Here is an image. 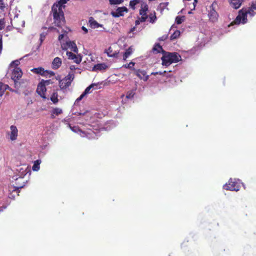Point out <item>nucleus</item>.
Wrapping results in <instances>:
<instances>
[{"mask_svg": "<svg viewBox=\"0 0 256 256\" xmlns=\"http://www.w3.org/2000/svg\"><path fill=\"white\" fill-rule=\"evenodd\" d=\"M46 35V32H42V33L40 34V44H42L43 42V41L44 40Z\"/></svg>", "mask_w": 256, "mask_h": 256, "instance_id": "obj_40", "label": "nucleus"}, {"mask_svg": "<svg viewBox=\"0 0 256 256\" xmlns=\"http://www.w3.org/2000/svg\"><path fill=\"white\" fill-rule=\"evenodd\" d=\"M80 136L82 137H86L88 139H94L96 138L97 136L96 133L90 129L80 131Z\"/></svg>", "mask_w": 256, "mask_h": 256, "instance_id": "obj_7", "label": "nucleus"}, {"mask_svg": "<svg viewBox=\"0 0 256 256\" xmlns=\"http://www.w3.org/2000/svg\"><path fill=\"white\" fill-rule=\"evenodd\" d=\"M46 86L43 82H40L38 85L36 92L42 98L46 99Z\"/></svg>", "mask_w": 256, "mask_h": 256, "instance_id": "obj_9", "label": "nucleus"}, {"mask_svg": "<svg viewBox=\"0 0 256 256\" xmlns=\"http://www.w3.org/2000/svg\"><path fill=\"white\" fill-rule=\"evenodd\" d=\"M168 34H164L158 39L159 41H164L168 38Z\"/></svg>", "mask_w": 256, "mask_h": 256, "instance_id": "obj_42", "label": "nucleus"}, {"mask_svg": "<svg viewBox=\"0 0 256 256\" xmlns=\"http://www.w3.org/2000/svg\"><path fill=\"white\" fill-rule=\"evenodd\" d=\"M138 3V0H131L130 2V6L133 10L135 9L136 5Z\"/></svg>", "mask_w": 256, "mask_h": 256, "instance_id": "obj_37", "label": "nucleus"}, {"mask_svg": "<svg viewBox=\"0 0 256 256\" xmlns=\"http://www.w3.org/2000/svg\"><path fill=\"white\" fill-rule=\"evenodd\" d=\"M10 138L12 140H16L18 135V130L16 126H10Z\"/></svg>", "mask_w": 256, "mask_h": 256, "instance_id": "obj_14", "label": "nucleus"}, {"mask_svg": "<svg viewBox=\"0 0 256 256\" xmlns=\"http://www.w3.org/2000/svg\"><path fill=\"white\" fill-rule=\"evenodd\" d=\"M132 70L134 71V74L140 80H142L144 81H146L148 80V76L146 74V72L144 70H136L133 68Z\"/></svg>", "mask_w": 256, "mask_h": 256, "instance_id": "obj_10", "label": "nucleus"}, {"mask_svg": "<svg viewBox=\"0 0 256 256\" xmlns=\"http://www.w3.org/2000/svg\"><path fill=\"white\" fill-rule=\"evenodd\" d=\"M66 55L69 60H73L77 64H79L82 61V56L80 55H76L68 51L66 52Z\"/></svg>", "mask_w": 256, "mask_h": 256, "instance_id": "obj_13", "label": "nucleus"}, {"mask_svg": "<svg viewBox=\"0 0 256 256\" xmlns=\"http://www.w3.org/2000/svg\"><path fill=\"white\" fill-rule=\"evenodd\" d=\"M181 60V56L177 52L163 51V56L162 57V64L163 66H168L172 63L178 62Z\"/></svg>", "mask_w": 256, "mask_h": 256, "instance_id": "obj_1", "label": "nucleus"}, {"mask_svg": "<svg viewBox=\"0 0 256 256\" xmlns=\"http://www.w3.org/2000/svg\"><path fill=\"white\" fill-rule=\"evenodd\" d=\"M154 52L156 53H160V52L163 54V51H164L162 46L159 44H156L152 48Z\"/></svg>", "mask_w": 256, "mask_h": 256, "instance_id": "obj_24", "label": "nucleus"}, {"mask_svg": "<svg viewBox=\"0 0 256 256\" xmlns=\"http://www.w3.org/2000/svg\"><path fill=\"white\" fill-rule=\"evenodd\" d=\"M108 68V66L105 63H100L95 64L92 68L93 72H98L106 70Z\"/></svg>", "mask_w": 256, "mask_h": 256, "instance_id": "obj_15", "label": "nucleus"}, {"mask_svg": "<svg viewBox=\"0 0 256 256\" xmlns=\"http://www.w3.org/2000/svg\"><path fill=\"white\" fill-rule=\"evenodd\" d=\"M166 71H164V72H156V73H154V74H163L164 73H166Z\"/></svg>", "mask_w": 256, "mask_h": 256, "instance_id": "obj_54", "label": "nucleus"}, {"mask_svg": "<svg viewBox=\"0 0 256 256\" xmlns=\"http://www.w3.org/2000/svg\"><path fill=\"white\" fill-rule=\"evenodd\" d=\"M9 88V86L8 84H6L2 82H0V96H2L5 91Z\"/></svg>", "mask_w": 256, "mask_h": 256, "instance_id": "obj_23", "label": "nucleus"}, {"mask_svg": "<svg viewBox=\"0 0 256 256\" xmlns=\"http://www.w3.org/2000/svg\"><path fill=\"white\" fill-rule=\"evenodd\" d=\"M184 20V16H177L176 18V22L178 24H181Z\"/></svg>", "mask_w": 256, "mask_h": 256, "instance_id": "obj_34", "label": "nucleus"}, {"mask_svg": "<svg viewBox=\"0 0 256 256\" xmlns=\"http://www.w3.org/2000/svg\"><path fill=\"white\" fill-rule=\"evenodd\" d=\"M198 2V0H194V2H193L194 8L192 10H194L196 8V4Z\"/></svg>", "mask_w": 256, "mask_h": 256, "instance_id": "obj_51", "label": "nucleus"}, {"mask_svg": "<svg viewBox=\"0 0 256 256\" xmlns=\"http://www.w3.org/2000/svg\"><path fill=\"white\" fill-rule=\"evenodd\" d=\"M216 6L217 3L214 1L212 3L210 7V10L208 12V16L210 20L212 22H215L218 20V14L216 10Z\"/></svg>", "mask_w": 256, "mask_h": 256, "instance_id": "obj_3", "label": "nucleus"}, {"mask_svg": "<svg viewBox=\"0 0 256 256\" xmlns=\"http://www.w3.org/2000/svg\"><path fill=\"white\" fill-rule=\"evenodd\" d=\"M76 68L75 66H74V65H72V66H70V69L71 70H76Z\"/></svg>", "mask_w": 256, "mask_h": 256, "instance_id": "obj_56", "label": "nucleus"}, {"mask_svg": "<svg viewBox=\"0 0 256 256\" xmlns=\"http://www.w3.org/2000/svg\"><path fill=\"white\" fill-rule=\"evenodd\" d=\"M52 12H53L54 22L55 26L61 27L64 24V14L62 10L60 8V7L58 8L57 5H53Z\"/></svg>", "mask_w": 256, "mask_h": 256, "instance_id": "obj_2", "label": "nucleus"}, {"mask_svg": "<svg viewBox=\"0 0 256 256\" xmlns=\"http://www.w3.org/2000/svg\"><path fill=\"white\" fill-rule=\"evenodd\" d=\"M40 160H36L34 161V165L32 168V170L34 171H38L40 168Z\"/></svg>", "mask_w": 256, "mask_h": 256, "instance_id": "obj_27", "label": "nucleus"}, {"mask_svg": "<svg viewBox=\"0 0 256 256\" xmlns=\"http://www.w3.org/2000/svg\"><path fill=\"white\" fill-rule=\"evenodd\" d=\"M97 86V84H92L88 86L84 92V94H89L90 92V90L92 88H94V86Z\"/></svg>", "mask_w": 256, "mask_h": 256, "instance_id": "obj_35", "label": "nucleus"}, {"mask_svg": "<svg viewBox=\"0 0 256 256\" xmlns=\"http://www.w3.org/2000/svg\"><path fill=\"white\" fill-rule=\"evenodd\" d=\"M132 50L131 48H129L128 49H127L125 52L124 54L123 60H126V58L132 54Z\"/></svg>", "mask_w": 256, "mask_h": 256, "instance_id": "obj_28", "label": "nucleus"}, {"mask_svg": "<svg viewBox=\"0 0 256 256\" xmlns=\"http://www.w3.org/2000/svg\"><path fill=\"white\" fill-rule=\"evenodd\" d=\"M6 8V4L4 2V0H0V10H4Z\"/></svg>", "mask_w": 256, "mask_h": 256, "instance_id": "obj_43", "label": "nucleus"}, {"mask_svg": "<svg viewBox=\"0 0 256 256\" xmlns=\"http://www.w3.org/2000/svg\"><path fill=\"white\" fill-rule=\"evenodd\" d=\"M74 74L73 73L70 72L65 78L64 80L70 82V84L74 80Z\"/></svg>", "mask_w": 256, "mask_h": 256, "instance_id": "obj_30", "label": "nucleus"}, {"mask_svg": "<svg viewBox=\"0 0 256 256\" xmlns=\"http://www.w3.org/2000/svg\"><path fill=\"white\" fill-rule=\"evenodd\" d=\"M140 22V18L138 20H136V22H135L136 25L137 26V25L139 24Z\"/></svg>", "mask_w": 256, "mask_h": 256, "instance_id": "obj_55", "label": "nucleus"}, {"mask_svg": "<svg viewBox=\"0 0 256 256\" xmlns=\"http://www.w3.org/2000/svg\"><path fill=\"white\" fill-rule=\"evenodd\" d=\"M128 12V8L126 6L118 8L116 11L112 12L111 14L114 18H118L124 15V12Z\"/></svg>", "mask_w": 256, "mask_h": 256, "instance_id": "obj_11", "label": "nucleus"}, {"mask_svg": "<svg viewBox=\"0 0 256 256\" xmlns=\"http://www.w3.org/2000/svg\"><path fill=\"white\" fill-rule=\"evenodd\" d=\"M254 10H256V1L252 4L251 8L245 12H246V14H249L251 16H254Z\"/></svg>", "mask_w": 256, "mask_h": 256, "instance_id": "obj_26", "label": "nucleus"}, {"mask_svg": "<svg viewBox=\"0 0 256 256\" xmlns=\"http://www.w3.org/2000/svg\"><path fill=\"white\" fill-rule=\"evenodd\" d=\"M5 27V20L4 18L0 19V30L4 29Z\"/></svg>", "mask_w": 256, "mask_h": 256, "instance_id": "obj_39", "label": "nucleus"}, {"mask_svg": "<svg viewBox=\"0 0 256 256\" xmlns=\"http://www.w3.org/2000/svg\"><path fill=\"white\" fill-rule=\"evenodd\" d=\"M48 74L50 75V76H54L55 74L54 72L52 71H48V73H46V76H47Z\"/></svg>", "mask_w": 256, "mask_h": 256, "instance_id": "obj_49", "label": "nucleus"}, {"mask_svg": "<svg viewBox=\"0 0 256 256\" xmlns=\"http://www.w3.org/2000/svg\"><path fill=\"white\" fill-rule=\"evenodd\" d=\"M22 72L20 68H14L12 74V78L13 80H19L22 76Z\"/></svg>", "mask_w": 256, "mask_h": 256, "instance_id": "obj_12", "label": "nucleus"}, {"mask_svg": "<svg viewBox=\"0 0 256 256\" xmlns=\"http://www.w3.org/2000/svg\"><path fill=\"white\" fill-rule=\"evenodd\" d=\"M14 88L18 89L20 87V82H18V80H14Z\"/></svg>", "mask_w": 256, "mask_h": 256, "instance_id": "obj_46", "label": "nucleus"}, {"mask_svg": "<svg viewBox=\"0 0 256 256\" xmlns=\"http://www.w3.org/2000/svg\"><path fill=\"white\" fill-rule=\"evenodd\" d=\"M31 71L34 73L40 74L42 76H46V73L48 72V70H44V68L42 67L32 68Z\"/></svg>", "mask_w": 256, "mask_h": 256, "instance_id": "obj_17", "label": "nucleus"}, {"mask_svg": "<svg viewBox=\"0 0 256 256\" xmlns=\"http://www.w3.org/2000/svg\"><path fill=\"white\" fill-rule=\"evenodd\" d=\"M82 28L85 34L88 32V30H87V28H85L84 26H82Z\"/></svg>", "mask_w": 256, "mask_h": 256, "instance_id": "obj_53", "label": "nucleus"}, {"mask_svg": "<svg viewBox=\"0 0 256 256\" xmlns=\"http://www.w3.org/2000/svg\"><path fill=\"white\" fill-rule=\"evenodd\" d=\"M134 64H135L134 62H131L128 64H124L122 67L132 70V68H134Z\"/></svg>", "mask_w": 256, "mask_h": 256, "instance_id": "obj_36", "label": "nucleus"}, {"mask_svg": "<svg viewBox=\"0 0 256 256\" xmlns=\"http://www.w3.org/2000/svg\"><path fill=\"white\" fill-rule=\"evenodd\" d=\"M64 34L59 35V36L58 37V40H60V42L64 38Z\"/></svg>", "mask_w": 256, "mask_h": 256, "instance_id": "obj_50", "label": "nucleus"}, {"mask_svg": "<svg viewBox=\"0 0 256 256\" xmlns=\"http://www.w3.org/2000/svg\"><path fill=\"white\" fill-rule=\"evenodd\" d=\"M24 186V184L22 185H18L15 187L14 191H16V192H20L19 189L22 188Z\"/></svg>", "mask_w": 256, "mask_h": 256, "instance_id": "obj_48", "label": "nucleus"}, {"mask_svg": "<svg viewBox=\"0 0 256 256\" xmlns=\"http://www.w3.org/2000/svg\"><path fill=\"white\" fill-rule=\"evenodd\" d=\"M20 180H22V178H19Z\"/></svg>", "mask_w": 256, "mask_h": 256, "instance_id": "obj_59", "label": "nucleus"}, {"mask_svg": "<svg viewBox=\"0 0 256 256\" xmlns=\"http://www.w3.org/2000/svg\"><path fill=\"white\" fill-rule=\"evenodd\" d=\"M7 90H10V91L12 92H18V90H14L13 89H12L11 88H10L9 86V88H8Z\"/></svg>", "mask_w": 256, "mask_h": 256, "instance_id": "obj_52", "label": "nucleus"}, {"mask_svg": "<svg viewBox=\"0 0 256 256\" xmlns=\"http://www.w3.org/2000/svg\"><path fill=\"white\" fill-rule=\"evenodd\" d=\"M71 130L74 132H80V131H82V130L80 129L77 126H73L71 128Z\"/></svg>", "mask_w": 256, "mask_h": 256, "instance_id": "obj_41", "label": "nucleus"}, {"mask_svg": "<svg viewBox=\"0 0 256 256\" xmlns=\"http://www.w3.org/2000/svg\"><path fill=\"white\" fill-rule=\"evenodd\" d=\"M243 0H230V5L235 9L238 8L242 2Z\"/></svg>", "mask_w": 256, "mask_h": 256, "instance_id": "obj_20", "label": "nucleus"}, {"mask_svg": "<svg viewBox=\"0 0 256 256\" xmlns=\"http://www.w3.org/2000/svg\"><path fill=\"white\" fill-rule=\"evenodd\" d=\"M2 36H0V54L2 52Z\"/></svg>", "mask_w": 256, "mask_h": 256, "instance_id": "obj_47", "label": "nucleus"}, {"mask_svg": "<svg viewBox=\"0 0 256 256\" xmlns=\"http://www.w3.org/2000/svg\"><path fill=\"white\" fill-rule=\"evenodd\" d=\"M223 188L226 190L238 191L240 190V185L236 180L230 178L228 183L224 184Z\"/></svg>", "mask_w": 256, "mask_h": 256, "instance_id": "obj_4", "label": "nucleus"}, {"mask_svg": "<svg viewBox=\"0 0 256 256\" xmlns=\"http://www.w3.org/2000/svg\"><path fill=\"white\" fill-rule=\"evenodd\" d=\"M191 13H192V12H188V14H191Z\"/></svg>", "mask_w": 256, "mask_h": 256, "instance_id": "obj_60", "label": "nucleus"}, {"mask_svg": "<svg viewBox=\"0 0 256 256\" xmlns=\"http://www.w3.org/2000/svg\"><path fill=\"white\" fill-rule=\"evenodd\" d=\"M71 84L66 81L64 80V78L63 80H60L59 86L61 90H64L70 86Z\"/></svg>", "mask_w": 256, "mask_h": 256, "instance_id": "obj_21", "label": "nucleus"}, {"mask_svg": "<svg viewBox=\"0 0 256 256\" xmlns=\"http://www.w3.org/2000/svg\"><path fill=\"white\" fill-rule=\"evenodd\" d=\"M62 48L63 50L70 48L72 51L76 53H78V48L76 44L74 42L70 40L66 42V44L62 45Z\"/></svg>", "mask_w": 256, "mask_h": 256, "instance_id": "obj_8", "label": "nucleus"}, {"mask_svg": "<svg viewBox=\"0 0 256 256\" xmlns=\"http://www.w3.org/2000/svg\"><path fill=\"white\" fill-rule=\"evenodd\" d=\"M110 4L111 5L118 4H122L124 0H109Z\"/></svg>", "mask_w": 256, "mask_h": 256, "instance_id": "obj_38", "label": "nucleus"}, {"mask_svg": "<svg viewBox=\"0 0 256 256\" xmlns=\"http://www.w3.org/2000/svg\"><path fill=\"white\" fill-rule=\"evenodd\" d=\"M50 117L54 118L56 116L62 113V110L59 108H54L50 112Z\"/></svg>", "mask_w": 256, "mask_h": 256, "instance_id": "obj_18", "label": "nucleus"}, {"mask_svg": "<svg viewBox=\"0 0 256 256\" xmlns=\"http://www.w3.org/2000/svg\"><path fill=\"white\" fill-rule=\"evenodd\" d=\"M86 94L83 92V93L76 100L75 102H78L80 101Z\"/></svg>", "mask_w": 256, "mask_h": 256, "instance_id": "obj_45", "label": "nucleus"}, {"mask_svg": "<svg viewBox=\"0 0 256 256\" xmlns=\"http://www.w3.org/2000/svg\"><path fill=\"white\" fill-rule=\"evenodd\" d=\"M12 63L15 64H16V65H18V60L14 61V62H12Z\"/></svg>", "mask_w": 256, "mask_h": 256, "instance_id": "obj_58", "label": "nucleus"}, {"mask_svg": "<svg viewBox=\"0 0 256 256\" xmlns=\"http://www.w3.org/2000/svg\"><path fill=\"white\" fill-rule=\"evenodd\" d=\"M135 94V90H129L127 92L126 95V98L128 99H130L134 98V96Z\"/></svg>", "mask_w": 256, "mask_h": 256, "instance_id": "obj_32", "label": "nucleus"}, {"mask_svg": "<svg viewBox=\"0 0 256 256\" xmlns=\"http://www.w3.org/2000/svg\"><path fill=\"white\" fill-rule=\"evenodd\" d=\"M68 0H60L58 3L54 4L53 5H57L60 7V8L62 10V8L64 7L63 5L66 3L67 1Z\"/></svg>", "mask_w": 256, "mask_h": 256, "instance_id": "obj_31", "label": "nucleus"}, {"mask_svg": "<svg viewBox=\"0 0 256 256\" xmlns=\"http://www.w3.org/2000/svg\"><path fill=\"white\" fill-rule=\"evenodd\" d=\"M40 82H43L46 86H48L50 84H52L53 83L50 80H42Z\"/></svg>", "mask_w": 256, "mask_h": 256, "instance_id": "obj_44", "label": "nucleus"}, {"mask_svg": "<svg viewBox=\"0 0 256 256\" xmlns=\"http://www.w3.org/2000/svg\"><path fill=\"white\" fill-rule=\"evenodd\" d=\"M50 100L54 104H56L58 102V94L57 92H54L52 94L50 98Z\"/></svg>", "mask_w": 256, "mask_h": 256, "instance_id": "obj_25", "label": "nucleus"}, {"mask_svg": "<svg viewBox=\"0 0 256 256\" xmlns=\"http://www.w3.org/2000/svg\"><path fill=\"white\" fill-rule=\"evenodd\" d=\"M88 22L90 26L92 28H98V27L102 26V25L99 24L92 17H90L89 18Z\"/></svg>", "mask_w": 256, "mask_h": 256, "instance_id": "obj_19", "label": "nucleus"}, {"mask_svg": "<svg viewBox=\"0 0 256 256\" xmlns=\"http://www.w3.org/2000/svg\"><path fill=\"white\" fill-rule=\"evenodd\" d=\"M180 32L178 30H176L170 36V40H173L178 38L180 36Z\"/></svg>", "mask_w": 256, "mask_h": 256, "instance_id": "obj_29", "label": "nucleus"}, {"mask_svg": "<svg viewBox=\"0 0 256 256\" xmlns=\"http://www.w3.org/2000/svg\"><path fill=\"white\" fill-rule=\"evenodd\" d=\"M246 21H247L246 12L240 13V11L238 15L236 17V18L234 20V22H232L230 24V25H233L234 24H239L240 23V22H242V24H244L246 22Z\"/></svg>", "mask_w": 256, "mask_h": 256, "instance_id": "obj_5", "label": "nucleus"}, {"mask_svg": "<svg viewBox=\"0 0 256 256\" xmlns=\"http://www.w3.org/2000/svg\"><path fill=\"white\" fill-rule=\"evenodd\" d=\"M135 30H136V27H133V28H131L130 30V32H134Z\"/></svg>", "mask_w": 256, "mask_h": 256, "instance_id": "obj_57", "label": "nucleus"}, {"mask_svg": "<svg viewBox=\"0 0 256 256\" xmlns=\"http://www.w3.org/2000/svg\"><path fill=\"white\" fill-rule=\"evenodd\" d=\"M150 22L151 23H154L156 20V12H154L153 14L151 13L149 15Z\"/></svg>", "mask_w": 256, "mask_h": 256, "instance_id": "obj_33", "label": "nucleus"}, {"mask_svg": "<svg viewBox=\"0 0 256 256\" xmlns=\"http://www.w3.org/2000/svg\"><path fill=\"white\" fill-rule=\"evenodd\" d=\"M62 61L60 58L58 57L55 58L52 62V66L53 69L57 70L61 66Z\"/></svg>", "mask_w": 256, "mask_h": 256, "instance_id": "obj_16", "label": "nucleus"}, {"mask_svg": "<svg viewBox=\"0 0 256 256\" xmlns=\"http://www.w3.org/2000/svg\"><path fill=\"white\" fill-rule=\"evenodd\" d=\"M106 52L107 54L109 57H116L118 52L117 51H114L113 48L110 46L107 50H106Z\"/></svg>", "mask_w": 256, "mask_h": 256, "instance_id": "obj_22", "label": "nucleus"}, {"mask_svg": "<svg viewBox=\"0 0 256 256\" xmlns=\"http://www.w3.org/2000/svg\"><path fill=\"white\" fill-rule=\"evenodd\" d=\"M148 10V6L146 4H142L141 8L140 10V14L141 15L140 18V22H144L148 18L147 11Z\"/></svg>", "mask_w": 256, "mask_h": 256, "instance_id": "obj_6", "label": "nucleus"}]
</instances>
